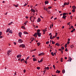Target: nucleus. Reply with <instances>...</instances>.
<instances>
[{
  "label": "nucleus",
  "mask_w": 76,
  "mask_h": 76,
  "mask_svg": "<svg viewBox=\"0 0 76 76\" xmlns=\"http://www.w3.org/2000/svg\"><path fill=\"white\" fill-rule=\"evenodd\" d=\"M74 31V30H72L71 31V32H73V31Z\"/></svg>",
  "instance_id": "54"
},
{
  "label": "nucleus",
  "mask_w": 76,
  "mask_h": 76,
  "mask_svg": "<svg viewBox=\"0 0 76 76\" xmlns=\"http://www.w3.org/2000/svg\"><path fill=\"white\" fill-rule=\"evenodd\" d=\"M75 6H73L72 7V9H75Z\"/></svg>",
  "instance_id": "40"
},
{
  "label": "nucleus",
  "mask_w": 76,
  "mask_h": 76,
  "mask_svg": "<svg viewBox=\"0 0 76 76\" xmlns=\"http://www.w3.org/2000/svg\"><path fill=\"white\" fill-rule=\"evenodd\" d=\"M10 28H8L7 29L6 31V32H8L9 31H10Z\"/></svg>",
  "instance_id": "20"
},
{
  "label": "nucleus",
  "mask_w": 76,
  "mask_h": 76,
  "mask_svg": "<svg viewBox=\"0 0 76 76\" xmlns=\"http://www.w3.org/2000/svg\"><path fill=\"white\" fill-rule=\"evenodd\" d=\"M45 54V53H40L39 54V56H44V55Z\"/></svg>",
  "instance_id": "4"
},
{
  "label": "nucleus",
  "mask_w": 76,
  "mask_h": 76,
  "mask_svg": "<svg viewBox=\"0 0 76 76\" xmlns=\"http://www.w3.org/2000/svg\"><path fill=\"white\" fill-rule=\"evenodd\" d=\"M14 45H16V43L15 42H14Z\"/></svg>",
  "instance_id": "63"
},
{
  "label": "nucleus",
  "mask_w": 76,
  "mask_h": 76,
  "mask_svg": "<svg viewBox=\"0 0 76 76\" xmlns=\"http://www.w3.org/2000/svg\"><path fill=\"white\" fill-rule=\"evenodd\" d=\"M33 60L34 61H37V59H36L35 58H33Z\"/></svg>",
  "instance_id": "18"
},
{
  "label": "nucleus",
  "mask_w": 76,
  "mask_h": 76,
  "mask_svg": "<svg viewBox=\"0 0 76 76\" xmlns=\"http://www.w3.org/2000/svg\"><path fill=\"white\" fill-rule=\"evenodd\" d=\"M21 59V58H20L18 59V61H20V59Z\"/></svg>",
  "instance_id": "57"
},
{
  "label": "nucleus",
  "mask_w": 76,
  "mask_h": 76,
  "mask_svg": "<svg viewBox=\"0 0 76 76\" xmlns=\"http://www.w3.org/2000/svg\"><path fill=\"white\" fill-rule=\"evenodd\" d=\"M23 33L24 34H28V33L26 31H24Z\"/></svg>",
  "instance_id": "22"
},
{
  "label": "nucleus",
  "mask_w": 76,
  "mask_h": 76,
  "mask_svg": "<svg viewBox=\"0 0 76 76\" xmlns=\"http://www.w3.org/2000/svg\"><path fill=\"white\" fill-rule=\"evenodd\" d=\"M25 17L26 19H28V16H26Z\"/></svg>",
  "instance_id": "60"
},
{
  "label": "nucleus",
  "mask_w": 76,
  "mask_h": 76,
  "mask_svg": "<svg viewBox=\"0 0 76 76\" xmlns=\"http://www.w3.org/2000/svg\"><path fill=\"white\" fill-rule=\"evenodd\" d=\"M70 22H69V23H67V24L69 25H70Z\"/></svg>",
  "instance_id": "55"
},
{
  "label": "nucleus",
  "mask_w": 76,
  "mask_h": 76,
  "mask_svg": "<svg viewBox=\"0 0 76 76\" xmlns=\"http://www.w3.org/2000/svg\"><path fill=\"white\" fill-rule=\"evenodd\" d=\"M56 38V37L55 36H53L52 37V39H54V38Z\"/></svg>",
  "instance_id": "50"
},
{
  "label": "nucleus",
  "mask_w": 76,
  "mask_h": 76,
  "mask_svg": "<svg viewBox=\"0 0 76 76\" xmlns=\"http://www.w3.org/2000/svg\"><path fill=\"white\" fill-rule=\"evenodd\" d=\"M61 49H62L63 50H64V48L63 46H62L61 47Z\"/></svg>",
  "instance_id": "39"
},
{
  "label": "nucleus",
  "mask_w": 76,
  "mask_h": 76,
  "mask_svg": "<svg viewBox=\"0 0 76 76\" xmlns=\"http://www.w3.org/2000/svg\"><path fill=\"white\" fill-rule=\"evenodd\" d=\"M72 12L73 13H74V12H75V9H73L72 10Z\"/></svg>",
  "instance_id": "35"
},
{
  "label": "nucleus",
  "mask_w": 76,
  "mask_h": 76,
  "mask_svg": "<svg viewBox=\"0 0 76 76\" xmlns=\"http://www.w3.org/2000/svg\"><path fill=\"white\" fill-rule=\"evenodd\" d=\"M52 7H49L48 8V9H51V8H52Z\"/></svg>",
  "instance_id": "53"
},
{
  "label": "nucleus",
  "mask_w": 76,
  "mask_h": 76,
  "mask_svg": "<svg viewBox=\"0 0 76 76\" xmlns=\"http://www.w3.org/2000/svg\"><path fill=\"white\" fill-rule=\"evenodd\" d=\"M11 53H12V51L10 50H8L7 52V55L8 56H10Z\"/></svg>",
  "instance_id": "2"
},
{
  "label": "nucleus",
  "mask_w": 76,
  "mask_h": 76,
  "mask_svg": "<svg viewBox=\"0 0 76 76\" xmlns=\"http://www.w3.org/2000/svg\"><path fill=\"white\" fill-rule=\"evenodd\" d=\"M18 42L19 43H22L23 42V41L22 40V39H19L18 41Z\"/></svg>",
  "instance_id": "7"
},
{
  "label": "nucleus",
  "mask_w": 76,
  "mask_h": 76,
  "mask_svg": "<svg viewBox=\"0 0 76 76\" xmlns=\"http://www.w3.org/2000/svg\"><path fill=\"white\" fill-rule=\"evenodd\" d=\"M22 34V32H19L18 33V36H19L20 37H22V36H21Z\"/></svg>",
  "instance_id": "6"
},
{
  "label": "nucleus",
  "mask_w": 76,
  "mask_h": 76,
  "mask_svg": "<svg viewBox=\"0 0 76 76\" xmlns=\"http://www.w3.org/2000/svg\"><path fill=\"white\" fill-rule=\"evenodd\" d=\"M58 50H59V51H62V50L61 49H59Z\"/></svg>",
  "instance_id": "64"
},
{
  "label": "nucleus",
  "mask_w": 76,
  "mask_h": 76,
  "mask_svg": "<svg viewBox=\"0 0 76 76\" xmlns=\"http://www.w3.org/2000/svg\"><path fill=\"white\" fill-rule=\"evenodd\" d=\"M43 60L42 59H41L40 61V63H41L42 62V61Z\"/></svg>",
  "instance_id": "52"
},
{
  "label": "nucleus",
  "mask_w": 76,
  "mask_h": 76,
  "mask_svg": "<svg viewBox=\"0 0 76 76\" xmlns=\"http://www.w3.org/2000/svg\"><path fill=\"white\" fill-rule=\"evenodd\" d=\"M23 72L24 73H25V72H26V70H25V69L23 70Z\"/></svg>",
  "instance_id": "62"
},
{
  "label": "nucleus",
  "mask_w": 76,
  "mask_h": 76,
  "mask_svg": "<svg viewBox=\"0 0 76 76\" xmlns=\"http://www.w3.org/2000/svg\"><path fill=\"white\" fill-rule=\"evenodd\" d=\"M56 34L55 37H57V34H58L57 33H56Z\"/></svg>",
  "instance_id": "45"
},
{
  "label": "nucleus",
  "mask_w": 76,
  "mask_h": 76,
  "mask_svg": "<svg viewBox=\"0 0 76 76\" xmlns=\"http://www.w3.org/2000/svg\"><path fill=\"white\" fill-rule=\"evenodd\" d=\"M70 47L71 48H73L74 47V45H72L70 46Z\"/></svg>",
  "instance_id": "25"
},
{
  "label": "nucleus",
  "mask_w": 76,
  "mask_h": 76,
  "mask_svg": "<svg viewBox=\"0 0 76 76\" xmlns=\"http://www.w3.org/2000/svg\"><path fill=\"white\" fill-rule=\"evenodd\" d=\"M49 41H48L46 42V44H49Z\"/></svg>",
  "instance_id": "48"
},
{
  "label": "nucleus",
  "mask_w": 76,
  "mask_h": 76,
  "mask_svg": "<svg viewBox=\"0 0 76 76\" xmlns=\"http://www.w3.org/2000/svg\"><path fill=\"white\" fill-rule=\"evenodd\" d=\"M60 71H58V70H57V71L56 72V73H60Z\"/></svg>",
  "instance_id": "12"
},
{
  "label": "nucleus",
  "mask_w": 76,
  "mask_h": 76,
  "mask_svg": "<svg viewBox=\"0 0 76 76\" xmlns=\"http://www.w3.org/2000/svg\"><path fill=\"white\" fill-rule=\"evenodd\" d=\"M31 42H32L34 40V38L32 37L31 38Z\"/></svg>",
  "instance_id": "14"
},
{
  "label": "nucleus",
  "mask_w": 76,
  "mask_h": 76,
  "mask_svg": "<svg viewBox=\"0 0 76 76\" xmlns=\"http://www.w3.org/2000/svg\"><path fill=\"white\" fill-rule=\"evenodd\" d=\"M37 22H41V19H40V18H38Z\"/></svg>",
  "instance_id": "9"
},
{
  "label": "nucleus",
  "mask_w": 76,
  "mask_h": 76,
  "mask_svg": "<svg viewBox=\"0 0 76 76\" xmlns=\"http://www.w3.org/2000/svg\"><path fill=\"white\" fill-rule=\"evenodd\" d=\"M31 11H32V12H34V13L35 12V11L34 10V9H31Z\"/></svg>",
  "instance_id": "28"
},
{
  "label": "nucleus",
  "mask_w": 76,
  "mask_h": 76,
  "mask_svg": "<svg viewBox=\"0 0 76 76\" xmlns=\"http://www.w3.org/2000/svg\"><path fill=\"white\" fill-rule=\"evenodd\" d=\"M52 35H50V39H53V38H52Z\"/></svg>",
  "instance_id": "33"
},
{
  "label": "nucleus",
  "mask_w": 76,
  "mask_h": 76,
  "mask_svg": "<svg viewBox=\"0 0 76 76\" xmlns=\"http://www.w3.org/2000/svg\"><path fill=\"white\" fill-rule=\"evenodd\" d=\"M53 67H54V69H56V67H55V65H54L53 66Z\"/></svg>",
  "instance_id": "46"
},
{
  "label": "nucleus",
  "mask_w": 76,
  "mask_h": 76,
  "mask_svg": "<svg viewBox=\"0 0 76 76\" xmlns=\"http://www.w3.org/2000/svg\"><path fill=\"white\" fill-rule=\"evenodd\" d=\"M13 23V22H11L10 23H8V25H11L12 23Z\"/></svg>",
  "instance_id": "32"
},
{
  "label": "nucleus",
  "mask_w": 76,
  "mask_h": 76,
  "mask_svg": "<svg viewBox=\"0 0 76 76\" xmlns=\"http://www.w3.org/2000/svg\"><path fill=\"white\" fill-rule=\"evenodd\" d=\"M25 61V60H24V58H23V59H21L20 61H21L22 62V61Z\"/></svg>",
  "instance_id": "34"
},
{
  "label": "nucleus",
  "mask_w": 76,
  "mask_h": 76,
  "mask_svg": "<svg viewBox=\"0 0 76 76\" xmlns=\"http://www.w3.org/2000/svg\"><path fill=\"white\" fill-rule=\"evenodd\" d=\"M72 58H71V57H69V60L71 62L72 61Z\"/></svg>",
  "instance_id": "17"
},
{
  "label": "nucleus",
  "mask_w": 76,
  "mask_h": 76,
  "mask_svg": "<svg viewBox=\"0 0 76 76\" xmlns=\"http://www.w3.org/2000/svg\"><path fill=\"white\" fill-rule=\"evenodd\" d=\"M24 3H25V4H24L23 5L24 7L26 6L28 4V3H27V4L25 3V2Z\"/></svg>",
  "instance_id": "21"
},
{
  "label": "nucleus",
  "mask_w": 76,
  "mask_h": 76,
  "mask_svg": "<svg viewBox=\"0 0 76 76\" xmlns=\"http://www.w3.org/2000/svg\"><path fill=\"white\" fill-rule=\"evenodd\" d=\"M62 18L64 19H66V17H64V16H63Z\"/></svg>",
  "instance_id": "41"
},
{
  "label": "nucleus",
  "mask_w": 76,
  "mask_h": 76,
  "mask_svg": "<svg viewBox=\"0 0 76 76\" xmlns=\"http://www.w3.org/2000/svg\"><path fill=\"white\" fill-rule=\"evenodd\" d=\"M65 51H68V50H67V48H66L65 50Z\"/></svg>",
  "instance_id": "49"
},
{
  "label": "nucleus",
  "mask_w": 76,
  "mask_h": 76,
  "mask_svg": "<svg viewBox=\"0 0 76 76\" xmlns=\"http://www.w3.org/2000/svg\"><path fill=\"white\" fill-rule=\"evenodd\" d=\"M34 37L36 36V38L37 37V33H35V34L34 35Z\"/></svg>",
  "instance_id": "13"
},
{
  "label": "nucleus",
  "mask_w": 76,
  "mask_h": 76,
  "mask_svg": "<svg viewBox=\"0 0 76 76\" xmlns=\"http://www.w3.org/2000/svg\"><path fill=\"white\" fill-rule=\"evenodd\" d=\"M1 38H3V36L0 35V39H1Z\"/></svg>",
  "instance_id": "47"
},
{
  "label": "nucleus",
  "mask_w": 76,
  "mask_h": 76,
  "mask_svg": "<svg viewBox=\"0 0 76 76\" xmlns=\"http://www.w3.org/2000/svg\"><path fill=\"white\" fill-rule=\"evenodd\" d=\"M29 56H28L26 59V60H28V59H29Z\"/></svg>",
  "instance_id": "43"
},
{
  "label": "nucleus",
  "mask_w": 76,
  "mask_h": 76,
  "mask_svg": "<svg viewBox=\"0 0 76 76\" xmlns=\"http://www.w3.org/2000/svg\"><path fill=\"white\" fill-rule=\"evenodd\" d=\"M51 54L52 56H54V53H53V52H52Z\"/></svg>",
  "instance_id": "23"
},
{
  "label": "nucleus",
  "mask_w": 76,
  "mask_h": 76,
  "mask_svg": "<svg viewBox=\"0 0 76 76\" xmlns=\"http://www.w3.org/2000/svg\"><path fill=\"white\" fill-rule=\"evenodd\" d=\"M52 44H55V42H54L53 41H52Z\"/></svg>",
  "instance_id": "37"
},
{
  "label": "nucleus",
  "mask_w": 76,
  "mask_h": 76,
  "mask_svg": "<svg viewBox=\"0 0 76 76\" xmlns=\"http://www.w3.org/2000/svg\"><path fill=\"white\" fill-rule=\"evenodd\" d=\"M25 47V45H20V47H22V48H24Z\"/></svg>",
  "instance_id": "5"
},
{
  "label": "nucleus",
  "mask_w": 76,
  "mask_h": 76,
  "mask_svg": "<svg viewBox=\"0 0 76 76\" xmlns=\"http://www.w3.org/2000/svg\"><path fill=\"white\" fill-rule=\"evenodd\" d=\"M56 38L57 39H59V37H57Z\"/></svg>",
  "instance_id": "61"
},
{
  "label": "nucleus",
  "mask_w": 76,
  "mask_h": 76,
  "mask_svg": "<svg viewBox=\"0 0 76 76\" xmlns=\"http://www.w3.org/2000/svg\"><path fill=\"white\" fill-rule=\"evenodd\" d=\"M45 4H48V1H45Z\"/></svg>",
  "instance_id": "29"
},
{
  "label": "nucleus",
  "mask_w": 76,
  "mask_h": 76,
  "mask_svg": "<svg viewBox=\"0 0 76 76\" xmlns=\"http://www.w3.org/2000/svg\"><path fill=\"white\" fill-rule=\"evenodd\" d=\"M22 57V55H18L17 56V58H19V57Z\"/></svg>",
  "instance_id": "10"
},
{
  "label": "nucleus",
  "mask_w": 76,
  "mask_h": 76,
  "mask_svg": "<svg viewBox=\"0 0 76 76\" xmlns=\"http://www.w3.org/2000/svg\"><path fill=\"white\" fill-rule=\"evenodd\" d=\"M2 35V32L0 31V35Z\"/></svg>",
  "instance_id": "51"
},
{
  "label": "nucleus",
  "mask_w": 76,
  "mask_h": 76,
  "mask_svg": "<svg viewBox=\"0 0 76 76\" xmlns=\"http://www.w3.org/2000/svg\"><path fill=\"white\" fill-rule=\"evenodd\" d=\"M50 49H53V48L52 47V46H51L50 47Z\"/></svg>",
  "instance_id": "59"
},
{
  "label": "nucleus",
  "mask_w": 76,
  "mask_h": 76,
  "mask_svg": "<svg viewBox=\"0 0 76 76\" xmlns=\"http://www.w3.org/2000/svg\"><path fill=\"white\" fill-rule=\"evenodd\" d=\"M37 69H38V70H39L40 69V67H37Z\"/></svg>",
  "instance_id": "42"
},
{
  "label": "nucleus",
  "mask_w": 76,
  "mask_h": 76,
  "mask_svg": "<svg viewBox=\"0 0 76 76\" xmlns=\"http://www.w3.org/2000/svg\"><path fill=\"white\" fill-rule=\"evenodd\" d=\"M9 34H12V33H13V32H12V30H10L9 31Z\"/></svg>",
  "instance_id": "19"
},
{
  "label": "nucleus",
  "mask_w": 76,
  "mask_h": 76,
  "mask_svg": "<svg viewBox=\"0 0 76 76\" xmlns=\"http://www.w3.org/2000/svg\"><path fill=\"white\" fill-rule=\"evenodd\" d=\"M67 44H65V48H67Z\"/></svg>",
  "instance_id": "38"
},
{
  "label": "nucleus",
  "mask_w": 76,
  "mask_h": 76,
  "mask_svg": "<svg viewBox=\"0 0 76 76\" xmlns=\"http://www.w3.org/2000/svg\"><path fill=\"white\" fill-rule=\"evenodd\" d=\"M62 73H65V70L63 69L62 71Z\"/></svg>",
  "instance_id": "30"
},
{
  "label": "nucleus",
  "mask_w": 76,
  "mask_h": 76,
  "mask_svg": "<svg viewBox=\"0 0 76 76\" xmlns=\"http://www.w3.org/2000/svg\"><path fill=\"white\" fill-rule=\"evenodd\" d=\"M47 12L48 13H50V10L48 11Z\"/></svg>",
  "instance_id": "58"
},
{
  "label": "nucleus",
  "mask_w": 76,
  "mask_h": 76,
  "mask_svg": "<svg viewBox=\"0 0 76 76\" xmlns=\"http://www.w3.org/2000/svg\"><path fill=\"white\" fill-rule=\"evenodd\" d=\"M27 23H28V21H26L24 23V24H25L24 26H25L27 24Z\"/></svg>",
  "instance_id": "24"
},
{
  "label": "nucleus",
  "mask_w": 76,
  "mask_h": 76,
  "mask_svg": "<svg viewBox=\"0 0 76 76\" xmlns=\"http://www.w3.org/2000/svg\"><path fill=\"white\" fill-rule=\"evenodd\" d=\"M37 34V35L39 37H40L41 36V33H36Z\"/></svg>",
  "instance_id": "3"
},
{
  "label": "nucleus",
  "mask_w": 76,
  "mask_h": 76,
  "mask_svg": "<svg viewBox=\"0 0 76 76\" xmlns=\"http://www.w3.org/2000/svg\"><path fill=\"white\" fill-rule=\"evenodd\" d=\"M64 6H65V5H69V2H68L67 3L66 2L64 3Z\"/></svg>",
  "instance_id": "8"
},
{
  "label": "nucleus",
  "mask_w": 76,
  "mask_h": 76,
  "mask_svg": "<svg viewBox=\"0 0 76 76\" xmlns=\"http://www.w3.org/2000/svg\"><path fill=\"white\" fill-rule=\"evenodd\" d=\"M34 16H31L30 18V20H31V21L32 22H34L35 20L36 19V17H35L34 18ZM32 18H34L33 19V20H32Z\"/></svg>",
  "instance_id": "1"
},
{
  "label": "nucleus",
  "mask_w": 76,
  "mask_h": 76,
  "mask_svg": "<svg viewBox=\"0 0 76 76\" xmlns=\"http://www.w3.org/2000/svg\"><path fill=\"white\" fill-rule=\"evenodd\" d=\"M66 13L64 12L63 13V16H66Z\"/></svg>",
  "instance_id": "27"
},
{
  "label": "nucleus",
  "mask_w": 76,
  "mask_h": 76,
  "mask_svg": "<svg viewBox=\"0 0 76 76\" xmlns=\"http://www.w3.org/2000/svg\"><path fill=\"white\" fill-rule=\"evenodd\" d=\"M61 62H63V58H61Z\"/></svg>",
  "instance_id": "36"
},
{
  "label": "nucleus",
  "mask_w": 76,
  "mask_h": 76,
  "mask_svg": "<svg viewBox=\"0 0 76 76\" xmlns=\"http://www.w3.org/2000/svg\"><path fill=\"white\" fill-rule=\"evenodd\" d=\"M37 44L38 46H39V45H40V43H39V42H38V43H37Z\"/></svg>",
  "instance_id": "44"
},
{
  "label": "nucleus",
  "mask_w": 76,
  "mask_h": 76,
  "mask_svg": "<svg viewBox=\"0 0 76 76\" xmlns=\"http://www.w3.org/2000/svg\"><path fill=\"white\" fill-rule=\"evenodd\" d=\"M46 69H47L48 70H49V67H48V66L47 67H46Z\"/></svg>",
  "instance_id": "56"
},
{
  "label": "nucleus",
  "mask_w": 76,
  "mask_h": 76,
  "mask_svg": "<svg viewBox=\"0 0 76 76\" xmlns=\"http://www.w3.org/2000/svg\"><path fill=\"white\" fill-rule=\"evenodd\" d=\"M13 5L14 6H15L16 7H18V6H19V4H17L16 5L14 4Z\"/></svg>",
  "instance_id": "11"
},
{
  "label": "nucleus",
  "mask_w": 76,
  "mask_h": 76,
  "mask_svg": "<svg viewBox=\"0 0 76 76\" xmlns=\"http://www.w3.org/2000/svg\"><path fill=\"white\" fill-rule=\"evenodd\" d=\"M46 31H47V28H45L44 30H42V31H43V32H46Z\"/></svg>",
  "instance_id": "15"
},
{
  "label": "nucleus",
  "mask_w": 76,
  "mask_h": 76,
  "mask_svg": "<svg viewBox=\"0 0 76 76\" xmlns=\"http://www.w3.org/2000/svg\"><path fill=\"white\" fill-rule=\"evenodd\" d=\"M55 45H57V46H58V47H59V46H60V45L59 44H58V43H56Z\"/></svg>",
  "instance_id": "16"
},
{
  "label": "nucleus",
  "mask_w": 76,
  "mask_h": 76,
  "mask_svg": "<svg viewBox=\"0 0 76 76\" xmlns=\"http://www.w3.org/2000/svg\"><path fill=\"white\" fill-rule=\"evenodd\" d=\"M21 28H23L24 29H26V28H25V27L24 26H22L21 27Z\"/></svg>",
  "instance_id": "26"
},
{
  "label": "nucleus",
  "mask_w": 76,
  "mask_h": 76,
  "mask_svg": "<svg viewBox=\"0 0 76 76\" xmlns=\"http://www.w3.org/2000/svg\"><path fill=\"white\" fill-rule=\"evenodd\" d=\"M39 32H40V30H38L37 33H39Z\"/></svg>",
  "instance_id": "31"
}]
</instances>
